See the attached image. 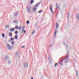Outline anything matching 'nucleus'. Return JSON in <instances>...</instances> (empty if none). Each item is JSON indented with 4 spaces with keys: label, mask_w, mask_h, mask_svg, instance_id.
I'll return each instance as SVG.
<instances>
[{
    "label": "nucleus",
    "mask_w": 79,
    "mask_h": 79,
    "mask_svg": "<svg viewBox=\"0 0 79 79\" xmlns=\"http://www.w3.org/2000/svg\"><path fill=\"white\" fill-rule=\"evenodd\" d=\"M68 55H67V57H66V58L63 59L62 60H61V62H60V64L61 65H62V62L63 61L65 60V63H68L67 61H68L69 60H68Z\"/></svg>",
    "instance_id": "f257e3e1"
},
{
    "label": "nucleus",
    "mask_w": 79,
    "mask_h": 79,
    "mask_svg": "<svg viewBox=\"0 0 79 79\" xmlns=\"http://www.w3.org/2000/svg\"><path fill=\"white\" fill-rule=\"evenodd\" d=\"M24 68H28V64L27 63V62H26L24 63Z\"/></svg>",
    "instance_id": "f03ea898"
},
{
    "label": "nucleus",
    "mask_w": 79,
    "mask_h": 79,
    "mask_svg": "<svg viewBox=\"0 0 79 79\" xmlns=\"http://www.w3.org/2000/svg\"><path fill=\"white\" fill-rule=\"evenodd\" d=\"M52 6H50V11H51L52 13V14H53V8H52Z\"/></svg>",
    "instance_id": "7ed1b4c3"
},
{
    "label": "nucleus",
    "mask_w": 79,
    "mask_h": 79,
    "mask_svg": "<svg viewBox=\"0 0 79 79\" xmlns=\"http://www.w3.org/2000/svg\"><path fill=\"white\" fill-rule=\"evenodd\" d=\"M48 60L50 62H52V59L51 58V57H50V56H49L48 57Z\"/></svg>",
    "instance_id": "20e7f679"
},
{
    "label": "nucleus",
    "mask_w": 79,
    "mask_h": 79,
    "mask_svg": "<svg viewBox=\"0 0 79 79\" xmlns=\"http://www.w3.org/2000/svg\"><path fill=\"white\" fill-rule=\"evenodd\" d=\"M37 8L34 7L33 9V12H36V10H37Z\"/></svg>",
    "instance_id": "39448f33"
},
{
    "label": "nucleus",
    "mask_w": 79,
    "mask_h": 79,
    "mask_svg": "<svg viewBox=\"0 0 79 79\" xmlns=\"http://www.w3.org/2000/svg\"><path fill=\"white\" fill-rule=\"evenodd\" d=\"M31 7H30L29 8H28V9L27 11L28 13H30V12H31Z\"/></svg>",
    "instance_id": "423d86ee"
},
{
    "label": "nucleus",
    "mask_w": 79,
    "mask_h": 79,
    "mask_svg": "<svg viewBox=\"0 0 79 79\" xmlns=\"http://www.w3.org/2000/svg\"><path fill=\"white\" fill-rule=\"evenodd\" d=\"M18 15V12H16L14 14V16H17Z\"/></svg>",
    "instance_id": "0eeeda50"
},
{
    "label": "nucleus",
    "mask_w": 79,
    "mask_h": 79,
    "mask_svg": "<svg viewBox=\"0 0 79 79\" xmlns=\"http://www.w3.org/2000/svg\"><path fill=\"white\" fill-rule=\"evenodd\" d=\"M56 33H57V30L56 29L55 30V34H54V37H55V36L56 35Z\"/></svg>",
    "instance_id": "6e6552de"
},
{
    "label": "nucleus",
    "mask_w": 79,
    "mask_h": 79,
    "mask_svg": "<svg viewBox=\"0 0 79 79\" xmlns=\"http://www.w3.org/2000/svg\"><path fill=\"white\" fill-rule=\"evenodd\" d=\"M7 47L9 49L10 47V44H7Z\"/></svg>",
    "instance_id": "1a4fd4ad"
},
{
    "label": "nucleus",
    "mask_w": 79,
    "mask_h": 79,
    "mask_svg": "<svg viewBox=\"0 0 79 79\" xmlns=\"http://www.w3.org/2000/svg\"><path fill=\"white\" fill-rule=\"evenodd\" d=\"M18 29L20 31H21V26H20L19 27H18Z\"/></svg>",
    "instance_id": "9d476101"
},
{
    "label": "nucleus",
    "mask_w": 79,
    "mask_h": 79,
    "mask_svg": "<svg viewBox=\"0 0 79 79\" xmlns=\"http://www.w3.org/2000/svg\"><path fill=\"white\" fill-rule=\"evenodd\" d=\"M77 17L78 18V20L79 21V13L77 14Z\"/></svg>",
    "instance_id": "9b49d317"
},
{
    "label": "nucleus",
    "mask_w": 79,
    "mask_h": 79,
    "mask_svg": "<svg viewBox=\"0 0 79 79\" xmlns=\"http://www.w3.org/2000/svg\"><path fill=\"white\" fill-rule=\"evenodd\" d=\"M10 34H11V35H10ZM9 35H10L9 37H11L12 36V35H13V34H12V33H9Z\"/></svg>",
    "instance_id": "f8f14e48"
},
{
    "label": "nucleus",
    "mask_w": 79,
    "mask_h": 79,
    "mask_svg": "<svg viewBox=\"0 0 79 79\" xmlns=\"http://www.w3.org/2000/svg\"><path fill=\"white\" fill-rule=\"evenodd\" d=\"M5 59H6V60H8V59L9 58V57H8V56L6 55L5 57Z\"/></svg>",
    "instance_id": "ddd939ff"
},
{
    "label": "nucleus",
    "mask_w": 79,
    "mask_h": 79,
    "mask_svg": "<svg viewBox=\"0 0 79 79\" xmlns=\"http://www.w3.org/2000/svg\"><path fill=\"white\" fill-rule=\"evenodd\" d=\"M39 4H40V2L37 4L36 5H35V7H37V6L38 5H39Z\"/></svg>",
    "instance_id": "4468645a"
},
{
    "label": "nucleus",
    "mask_w": 79,
    "mask_h": 79,
    "mask_svg": "<svg viewBox=\"0 0 79 79\" xmlns=\"http://www.w3.org/2000/svg\"><path fill=\"white\" fill-rule=\"evenodd\" d=\"M34 0H32L30 1V3L31 4H32L33 3H34Z\"/></svg>",
    "instance_id": "2eb2a0df"
},
{
    "label": "nucleus",
    "mask_w": 79,
    "mask_h": 79,
    "mask_svg": "<svg viewBox=\"0 0 79 79\" xmlns=\"http://www.w3.org/2000/svg\"><path fill=\"white\" fill-rule=\"evenodd\" d=\"M15 29H18V26H16L15 27Z\"/></svg>",
    "instance_id": "dca6fc26"
},
{
    "label": "nucleus",
    "mask_w": 79,
    "mask_h": 79,
    "mask_svg": "<svg viewBox=\"0 0 79 79\" xmlns=\"http://www.w3.org/2000/svg\"><path fill=\"white\" fill-rule=\"evenodd\" d=\"M59 26V25H58V23H56V28H58V27Z\"/></svg>",
    "instance_id": "f3484780"
},
{
    "label": "nucleus",
    "mask_w": 79,
    "mask_h": 79,
    "mask_svg": "<svg viewBox=\"0 0 79 79\" xmlns=\"http://www.w3.org/2000/svg\"><path fill=\"white\" fill-rule=\"evenodd\" d=\"M14 23H18V21H17V20H14Z\"/></svg>",
    "instance_id": "a211bd4d"
},
{
    "label": "nucleus",
    "mask_w": 79,
    "mask_h": 79,
    "mask_svg": "<svg viewBox=\"0 0 79 79\" xmlns=\"http://www.w3.org/2000/svg\"><path fill=\"white\" fill-rule=\"evenodd\" d=\"M35 31L34 30L31 33L32 34H35Z\"/></svg>",
    "instance_id": "6ab92c4d"
},
{
    "label": "nucleus",
    "mask_w": 79,
    "mask_h": 79,
    "mask_svg": "<svg viewBox=\"0 0 79 79\" xmlns=\"http://www.w3.org/2000/svg\"><path fill=\"white\" fill-rule=\"evenodd\" d=\"M10 40L11 41H13V40H14V39H13V38L11 37Z\"/></svg>",
    "instance_id": "aec40b11"
},
{
    "label": "nucleus",
    "mask_w": 79,
    "mask_h": 79,
    "mask_svg": "<svg viewBox=\"0 0 79 79\" xmlns=\"http://www.w3.org/2000/svg\"><path fill=\"white\" fill-rule=\"evenodd\" d=\"M11 45H13V44H14V41H12L11 42Z\"/></svg>",
    "instance_id": "412c9836"
},
{
    "label": "nucleus",
    "mask_w": 79,
    "mask_h": 79,
    "mask_svg": "<svg viewBox=\"0 0 79 79\" xmlns=\"http://www.w3.org/2000/svg\"><path fill=\"white\" fill-rule=\"evenodd\" d=\"M37 23H36L35 25V27H37Z\"/></svg>",
    "instance_id": "4be33fe9"
},
{
    "label": "nucleus",
    "mask_w": 79,
    "mask_h": 79,
    "mask_svg": "<svg viewBox=\"0 0 79 79\" xmlns=\"http://www.w3.org/2000/svg\"><path fill=\"white\" fill-rule=\"evenodd\" d=\"M15 39H18V35L15 36Z\"/></svg>",
    "instance_id": "5701e85b"
},
{
    "label": "nucleus",
    "mask_w": 79,
    "mask_h": 79,
    "mask_svg": "<svg viewBox=\"0 0 79 79\" xmlns=\"http://www.w3.org/2000/svg\"><path fill=\"white\" fill-rule=\"evenodd\" d=\"M2 36L3 37H5V35L4 34V33L2 34Z\"/></svg>",
    "instance_id": "b1692460"
},
{
    "label": "nucleus",
    "mask_w": 79,
    "mask_h": 79,
    "mask_svg": "<svg viewBox=\"0 0 79 79\" xmlns=\"http://www.w3.org/2000/svg\"><path fill=\"white\" fill-rule=\"evenodd\" d=\"M25 27H22V31H23L24 30Z\"/></svg>",
    "instance_id": "393cba45"
},
{
    "label": "nucleus",
    "mask_w": 79,
    "mask_h": 79,
    "mask_svg": "<svg viewBox=\"0 0 79 79\" xmlns=\"http://www.w3.org/2000/svg\"><path fill=\"white\" fill-rule=\"evenodd\" d=\"M30 8H31V10L32 11L33 10L34 7H31V6H30Z\"/></svg>",
    "instance_id": "a878e982"
},
{
    "label": "nucleus",
    "mask_w": 79,
    "mask_h": 79,
    "mask_svg": "<svg viewBox=\"0 0 79 79\" xmlns=\"http://www.w3.org/2000/svg\"><path fill=\"white\" fill-rule=\"evenodd\" d=\"M6 27V29H7V28H8V25H6V26H5Z\"/></svg>",
    "instance_id": "bb28decb"
},
{
    "label": "nucleus",
    "mask_w": 79,
    "mask_h": 79,
    "mask_svg": "<svg viewBox=\"0 0 79 79\" xmlns=\"http://www.w3.org/2000/svg\"><path fill=\"white\" fill-rule=\"evenodd\" d=\"M76 74L77 76L78 75V72H77V71H76Z\"/></svg>",
    "instance_id": "cd10ccee"
},
{
    "label": "nucleus",
    "mask_w": 79,
    "mask_h": 79,
    "mask_svg": "<svg viewBox=\"0 0 79 79\" xmlns=\"http://www.w3.org/2000/svg\"><path fill=\"white\" fill-rule=\"evenodd\" d=\"M38 13H42V10H39L38 12Z\"/></svg>",
    "instance_id": "c85d7f7f"
},
{
    "label": "nucleus",
    "mask_w": 79,
    "mask_h": 79,
    "mask_svg": "<svg viewBox=\"0 0 79 79\" xmlns=\"http://www.w3.org/2000/svg\"><path fill=\"white\" fill-rule=\"evenodd\" d=\"M10 63H11V61H9L7 62V64H10Z\"/></svg>",
    "instance_id": "c756f323"
},
{
    "label": "nucleus",
    "mask_w": 79,
    "mask_h": 79,
    "mask_svg": "<svg viewBox=\"0 0 79 79\" xmlns=\"http://www.w3.org/2000/svg\"><path fill=\"white\" fill-rule=\"evenodd\" d=\"M27 23L28 24H29V21L28 20L27 21Z\"/></svg>",
    "instance_id": "7c9ffc66"
},
{
    "label": "nucleus",
    "mask_w": 79,
    "mask_h": 79,
    "mask_svg": "<svg viewBox=\"0 0 79 79\" xmlns=\"http://www.w3.org/2000/svg\"><path fill=\"white\" fill-rule=\"evenodd\" d=\"M15 34H18V31H15Z\"/></svg>",
    "instance_id": "2f4dec72"
},
{
    "label": "nucleus",
    "mask_w": 79,
    "mask_h": 79,
    "mask_svg": "<svg viewBox=\"0 0 79 79\" xmlns=\"http://www.w3.org/2000/svg\"><path fill=\"white\" fill-rule=\"evenodd\" d=\"M13 48V47L11 46L10 47V48H9V50H11V48Z\"/></svg>",
    "instance_id": "473e14b6"
},
{
    "label": "nucleus",
    "mask_w": 79,
    "mask_h": 79,
    "mask_svg": "<svg viewBox=\"0 0 79 79\" xmlns=\"http://www.w3.org/2000/svg\"><path fill=\"white\" fill-rule=\"evenodd\" d=\"M26 31L25 30H23V33L24 34H25V33H26Z\"/></svg>",
    "instance_id": "72a5a7b5"
},
{
    "label": "nucleus",
    "mask_w": 79,
    "mask_h": 79,
    "mask_svg": "<svg viewBox=\"0 0 79 79\" xmlns=\"http://www.w3.org/2000/svg\"><path fill=\"white\" fill-rule=\"evenodd\" d=\"M15 55L17 56H18V55H19V54L17 53Z\"/></svg>",
    "instance_id": "f704fd0d"
},
{
    "label": "nucleus",
    "mask_w": 79,
    "mask_h": 79,
    "mask_svg": "<svg viewBox=\"0 0 79 79\" xmlns=\"http://www.w3.org/2000/svg\"><path fill=\"white\" fill-rule=\"evenodd\" d=\"M56 7L58 8V9H59V7L58 6H56Z\"/></svg>",
    "instance_id": "c9c22d12"
},
{
    "label": "nucleus",
    "mask_w": 79,
    "mask_h": 79,
    "mask_svg": "<svg viewBox=\"0 0 79 79\" xmlns=\"http://www.w3.org/2000/svg\"><path fill=\"white\" fill-rule=\"evenodd\" d=\"M57 66V63H56L55 64V66Z\"/></svg>",
    "instance_id": "e433bc0d"
},
{
    "label": "nucleus",
    "mask_w": 79,
    "mask_h": 79,
    "mask_svg": "<svg viewBox=\"0 0 79 79\" xmlns=\"http://www.w3.org/2000/svg\"><path fill=\"white\" fill-rule=\"evenodd\" d=\"M25 47V46H22V48H24Z\"/></svg>",
    "instance_id": "4c0bfd02"
},
{
    "label": "nucleus",
    "mask_w": 79,
    "mask_h": 79,
    "mask_svg": "<svg viewBox=\"0 0 79 79\" xmlns=\"http://www.w3.org/2000/svg\"><path fill=\"white\" fill-rule=\"evenodd\" d=\"M10 31L11 32H12V31H13V30H12V29H10Z\"/></svg>",
    "instance_id": "58836bf2"
},
{
    "label": "nucleus",
    "mask_w": 79,
    "mask_h": 79,
    "mask_svg": "<svg viewBox=\"0 0 79 79\" xmlns=\"http://www.w3.org/2000/svg\"><path fill=\"white\" fill-rule=\"evenodd\" d=\"M12 30L13 31H15V28H12Z\"/></svg>",
    "instance_id": "ea45409f"
},
{
    "label": "nucleus",
    "mask_w": 79,
    "mask_h": 79,
    "mask_svg": "<svg viewBox=\"0 0 79 79\" xmlns=\"http://www.w3.org/2000/svg\"><path fill=\"white\" fill-rule=\"evenodd\" d=\"M64 44V46H66V44Z\"/></svg>",
    "instance_id": "a19ab883"
},
{
    "label": "nucleus",
    "mask_w": 79,
    "mask_h": 79,
    "mask_svg": "<svg viewBox=\"0 0 79 79\" xmlns=\"http://www.w3.org/2000/svg\"><path fill=\"white\" fill-rule=\"evenodd\" d=\"M66 48H68V45H66Z\"/></svg>",
    "instance_id": "79ce46f5"
},
{
    "label": "nucleus",
    "mask_w": 79,
    "mask_h": 79,
    "mask_svg": "<svg viewBox=\"0 0 79 79\" xmlns=\"http://www.w3.org/2000/svg\"><path fill=\"white\" fill-rule=\"evenodd\" d=\"M56 6H58V5L57 4H56Z\"/></svg>",
    "instance_id": "37998d69"
},
{
    "label": "nucleus",
    "mask_w": 79,
    "mask_h": 79,
    "mask_svg": "<svg viewBox=\"0 0 79 79\" xmlns=\"http://www.w3.org/2000/svg\"><path fill=\"white\" fill-rule=\"evenodd\" d=\"M33 77H32L31 78V79H33Z\"/></svg>",
    "instance_id": "c03bdc74"
},
{
    "label": "nucleus",
    "mask_w": 79,
    "mask_h": 79,
    "mask_svg": "<svg viewBox=\"0 0 79 79\" xmlns=\"http://www.w3.org/2000/svg\"><path fill=\"white\" fill-rule=\"evenodd\" d=\"M17 53H18V51H17Z\"/></svg>",
    "instance_id": "a18cd8bd"
},
{
    "label": "nucleus",
    "mask_w": 79,
    "mask_h": 79,
    "mask_svg": "<svg viewBox=\"0 0 79 79\" xmlns=\"http://www.w3.org/2000/svg\"><path fill=\"white\" fill-rule=\"evenodd\" d=\"M10 40H9V42H10Z\"/></svg>",
    "instance_id": "49530a36"
}]
</instances>
